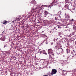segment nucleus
<instances>
[{"mask_svg":"<svg viewBox=\"0 0 76 76\" xmlns=\"http://www.w3.org/2000/svg\"><path fill=\"white\" fill-rule=\"evenodd\" d=\"M59 19H61V16H60V15H59Z\"/></svg>","mask_w":76,"mask_h":76,"instance_id":"27","label":"nucleus"},{"mask_svg":"<svg viewBox=\"0 0 76 76\" xmlns=\"http://www.w3.org/2000/svg\"><path fill=\"white\" fill-rule=\"evenodd\" d=\"M46 44H48V42H46Z\"/></svg>","mask_w":76,"mask_h":76,"instance_id":"33","label":"nucleus"},{"mask_svg":"<svg viewBox=\"0 0 76 76\" xmlns=\"http://www.w3.org/2000/svg\"><path fill=\"white\" fill-rule=\"evenodd\" d=\"M71 54L72 55V57H74L75 56H76V54L75 53V51L74 50H73V52H71Z\"/></svg>","mask_w":76,"mask_h":76,"instance_id":"8","label":"nucleus"},{"mask_svg":"<svg viewBox=\"0 0 76 76\" xmlns=\"http://www.w3.org/2000/svg\"><path fill=\"white\" fill-rule=\"evenodd\" d=\"M62 75L63 76H66V74H65L63 73L62 74Z\"/></svg>","mask_w":76,"mask_h":76,"instance_id":"25","label":"nucleus"},{"mask_svg":"<svg viewBox=\"0 0 76 76\" xmlns=\"http://www.w3.org/2000/svg\"><path fill=\"white\" fill-rule=\"evenodd\" d=\"M68 18H69V16H68Z\"/></svg>","mask_w":76,"mask_h":76,"instance_id":"54","label":"nucleus"},{"mask_svg":"<svg viewBox=\"0 0 76 76\" xmlns=\"http://www.w3.org/2000/svg\"><path fill=\"white\" fill-rule=\"evenodd\" d=\"M55 19L56 20H58V17H56L55 18Z\"/></svg>","mask_w":76,"mask_h":76,"instance_id":"19","label":"nucleus"},{"mask_svg":"<svg viewBox=\"0 0 76 76\" xmlns=\"http://www.w3.org/2000/svg\"><path fill=\"white\" fill-rule=\"evenodd\" d=\"M48 17H49H49H49V16Z\"/></svg>","mask_w":76,"mask_h":76,"instance_id":"57","label":"nucleus"},{"mask_svg":"<svg viewBox=\"0 0 76 76\" xmlns=\"http://www.w3.org/2000/svg\"><path fill=\"white\" fill-rule=\"evenodd\" d=\"M56 0H54V1H53V2H52V4H51V5H50L48 6L47 5L46 7H51V6H53V5H52V4H53V3H56L57 2L56 1L55 2Z\"/></svg>","mask_w":76,"mask_h":76,"instance_id":"5","label":"nucleus"},{"mask_svg":"<svg viewBox=\"0 0 76 76\" xmlns=\"http://www.w3.org/2000/svg\"><path fill=\"white\" fill-rule=\"evenodd\" d=\"M51 7H50V9H51Z\"/></svg>","mask_w":76,"mask_h":76,"instance_id":"51","label":"nucleus"},{"mask_svg":"<svg viewBox=\"0 0 76 76\" xmlns=\"http://www.w3.org/2000/svg\"><path fill=\"white\" fill-rule=\"evenodd\" d=\"M48 54H49L50 56H51V55L53 56H54V54L53 53V50H52V49H48Z\"/></svg>","mask_w":76,"mask_h":76,"instance_id":"2","label":"nucleus"},{"mask_svg":"<svg viewBox=\"0 0 76 76\" xmlns=\"http://www.w3.org/2000/svg\"><path fill=\"white\" fill-rule=\"evenodd\" d=\"M65 2L67 3H70V1L69 0H65Z\"/></svg>","mask_w":76,"mask_h":76,"instance_id":"15","label":"nucleus"},{"mask_svg":"<svg viewBox=\"0 0 76 76\" xmlns=\"http://www.w3.org/2000/svg\"><path fill=\"white\" fill-rule=\"evenodd\" d=\"M31 22V23H32V22Z\"/></svg>","mask_w":76,"mask_h":76,"instance_id":"53","label":"nucleus"},{"mask_svg":"<svg viewBox=\"0 0 76 76\" xmlns=\"http://www.w3.org/2000/svg\"><path fill=\"white\" fill-rule=\"evenodd\" d=\"M6 38L4 37H2L0 38V39L2 41H4L5 40Z\"/></svg>","mask_w":76,"mask_h":76,"instance_id":"9","label":"nucleus"},{"mask_svg":"<svg viewBox=\"0 0 76 76\" xmlns=\"http://www.w3.org/2000/svg\"><path fill=\"white\" fill-rule=\"evenodd\" d=\"M36 65H38V64L37 63L36 64Z\"/></svg>","mask_w":76,"mask_h":76,"instance_id":"38","label":"nucleus"},{"mask_svg":"<svg viewBox=\"0 0 76 76\" xmlns=\"http://www.w3.org/2000/svg\"><path fill=\"white\" fill-rule=\"evenodd\" d=\"M66 75H67V73H66Z\"/></svg>","mask_w":76,"mask_h":76,"instance_id":"47","label":"nucleus"},{"mask_svg":"<svg viewBox=\"0 0 76 76\" xmlns=\"http://www.w3.org/2000/svg\"><path fill=\"white\" fill-rule=\"evenodd\" d=\"M56 4L55 5V6H56Z\"/></svg>","mask_w":76,"mask_h":76,"instance_id":"56","label":"nucleus"},{"mask_svg":"<svg viewBox=\"0 0 76 76\" xmlns=\"http://www.w3.org/2000/svg\"><path fill=\"white\" fill-rule=\"evenodd\" d=\"M44 17H47V15H45V16H44Z\"/></svg>","mask_w":76,"mask_h":76,"instance_id":"32","label":"nucleus"},{"mask_svg":"<svg viewBox=\"0 0 76 76\" xmlns=\"http://www.w3.org/2000/svg\"><path fill=\"white\" fill-rule=\"evenodd\" d=\"M58 39H59L58 38H57V39H54L53 41H55H55H57Z\"/></svg>","mask_w":76,"mask_h":76,"instance_id":"18","label":"nucleus"},{"mask_svg":"<svg viewBox=\"0 0 76 76\" xmlns=\"http://www.w3.org/2000/svg\"><path fill=\"white\" fill-rule=\"evenodd\" d=\"M68 44H69V43H68Z\"/></svg>","mask_w":76,"mask_h":76,"instance_id":"52","label":"nucleus"},{"mask_svg":"<svg viewBox=\"0 0 76 76\" xmlns=\"http://www.w3.org/2000/svg\"><path fill=\"white\" fill-rule=\"evenodd\" d=\"M67 53H68V51H67Z\"/></svg>","mask_w":76,"mask_h":76,"instance_id":"45","label":"nucleus"},{"mask_svg":"<svg viewBox=\"0 0 76 76\" xmlns=\"http://www.w3.org/2000/svg\"><path fill=\"white\" fill-rule=\"evenodd\" d=\"M61 50H63V49L61 48Z\"/></svg>","mask_w":76,"mask_h":76,"instance_id":"41","label":"nucleus"},{"mask_svg":"<svg viewBox=\"0 0 76 76\" xmlns=\"http://www.w3.org/2000/svg\"><path fill=\"white\" fill-rule=\"evenodd\" d=\"M68 27L67 26H66V27H65V28H67Z\"/></svg>","mask_w":76,"mask_h":76,"instance_id":"39","label":"nucleus"},{"mask_svg":"<svg viewBox=\"0 0 76 76\" xmlns=\"http://www.w3.org/2000/svg\"><path fill=\"white\" fill-rule=\"evenodd\" d=\"M31 3H32V4H33L34 6H37V2H36V1H35L34 0H32L31 2Z\"/></svg>","mask_w":76,"mask_h":76,"instance_id":"7","label":"nucleus"},{"mask_svg":"<svg viewBox=\"0 0 76 76\" xmlns=\"http://www.w3.org/2000/svg\"><path fill=\"white\" fill-rule=\"evenodd\" d=\"M70 21L73 22V21H74V19H72L71 20H70Z\"/></svg>","mask_w":76,"mask_h":76,"instance_id":"22","label":"nucleus"},{"mask_svg":"<svg viewBox=\"0 0 76 76\" xmlns=\"http://www.w3.org/2000/svg\"><path fill=\"white\" fill-rule=\"evenodd\" d=\"M75 45H76V41H75Z\"/></svg>","mask_w":76,"mask_h":76,"instance_id":"30","label":"nucleus"},{"mask_svg":"<svg viewBox=\"0 0 76 76\" xmlns=\"http://www.w3.org/2000/svg\"><path fill=\"white\" fill-rule=\"evenodd\" d=\"M66 60H65L64 61H63V63L61 62V64H62V66H64V63H65V62H66Z\"/></svg>","mask_w":76,"mask_h":76,"instance_id":"14","label":"nucleus"},{"mask_svg":"<svg viewBox=\"0 0 76 76\" xmlns=\"http://www.w3.org/2000/svg\"><path fill=\"white\" fill-rule=\"evenodd\" d=\"M8 45H7V42H6L5 43V45H4V48H5V47H7Z\"/></svg>","mask_w":76,"mask_h":76,"instance_id":"16","label":"nucleus"},{"mask_svg":"<svg viewBox=\"0 0 76 76\" xmlns=\"http://www.w3.org/2000/svg\"><path fill=\"white\" fill-rule=\"evenodd\" d=\"M58 34L59 35V36H60V35H61V32H58Z\"/></svg>","mask_w":76,"mask_h":76,"instance_id":"24","label":"nucleus"},{"mask_svg":"<svg viewBox=\"0 0 76 76\" xmlns=\"http://www.w3.org/2000/svg\"><path fill=\"white\" fill-rule=\"evenodd\" d=\"M68 58H69V57H68Z\"/></svg>","mask_w":76,"mask_h":76,"instance_id":"50","label":"nucleus"},{"mask_svg":"<svg viewBox=\"0 0 76 76\" xmlns=\"http://www.w3.org/2000/svg\"><path fill=\"white\" fill-rule=\"evenodd\" d=\"M49 32H50L51 34H53V32H51V31H49Z\"/></svg>","mask_w":76,"mask_h":76,"instance_id":"23","label":"nucleus"},{"mask_svg":"<svg viewBox=\"0 0 76 76\" xmlns=\"http://www.w3.org/2000/svg\"><path fill=\"white\" fill-rule=\"evenodd\" d=\"M65 40H66V41H67V38H65Z\"/></svg>","mask_w":76,"mask_h":76,"instance_id":"36","label":"nucleus"},{"mask_svg":"<svg viewBox=\"0 0 76 76\" xmlns=\"http://www.w3.org/2000/svg\"><path fill=\"white\" fill-rule=\"evenodd\" d=\"M73 29L74 31L72 33V35H74V34H75L76 32V26H74L73 28Z\"/></svg>","mask_w":76,"mask_h":76,"instance_id":"6","label":"nucleus"},{"mask_svg":"<svg viewBox=\"0 0 76 76\" xmlns=\"http://www.w3.org/2000/svg\"><path fill=\"white\" fill-rule=\"evenodd\" d=\"M45 41H46V42H47V40H45L43 42H45Z\"/></svg>","mask_w":76,"mask_h":76,"instance_id":"31","label":"nucleus"},{"mask_svg":"<svg viewBox=\"0 0 76 76\" xmlns=\"http://www.w3.org/2000/svg\"><path fill=\"white\" fill-rule=\"evenodd\" d=\"M57 72V70L55 69H53L52 70L51 75H54L56 74Z\"/></svg>","mask_w":76,"mask_h":76,"instance_id":"4","label":"nucleus"},{"mask_svg":"<svg viewBox=\"0 0 76 76\" xmlns=\"http://www.w3.org/2000/svg\"><path fill=\"white\" fill-rule=\"evenodd\" d=\"M53 42L51 43V45H53Z\"/></svg>","mask_w":76,"mask_h":76,"instance_id":"28","label":"nucleus"},{"mask_svg":"<svg viewBox=\"0 0 76 76\" xmlns=\"http://www.w3.org/2000/svg\"><path fill=\"white\" fill-rule=\"evenodd\" d=\"M42 50L41 49L39 50V51L40 54H45V55H47V53L45 52V50H43L42 51Z\"/></svg>","mask_w":76,"mask_h":76,"instance_id":"3","label":"nucleus"},{"mask_svg":"<svg viewBox=\"0 0 76 76\" xmlns=\"http://www.w3.org/2000/svg\"><path fill=\"white\" fill-rule=\"evenodd\" d=\"M48 14H50V13H49V12H48Z\"/></svg>","mask_w":76,"mask_h":76,"instance_id":"44","label":"nucleus"},{"mask_svg":"<svg viewBox=\"0 0 76 76\" xmlns=\"http://www.w3.org/2000/svg\"><path fill=\"white\" fill-rule=\"evenodd\" d=\"M5 57H6V55H4L3 56V58H5Z\"/></svg>","mask_w":76,"mask_h":76,"instance_id":"26","label":"nucleus"},{"mask_svg":"<svg viewBox=\"0 0 76 76\" xmlns=\"http://www.w3.org/2000/svg\"><path fill=\"white\" fill-rule=\"evenodd\" d=\"M26 26H28V23L26 24Z\"/></svg>","mask_w":76,"mask_h":76,"instance_id":"34","label":"nucleus"},{"mask_svg":"<svg viewBox=\"0 0 76 76\" xmlns=\"http://www.w3.org/2000/svg\"><path fill=\"white\" fill-rule=\"evenodd\" d=\"M44 15H46L47 16L48 15V11H46V10H45L44 12Z\"/></svg>","mask_w":76,"mask_h":76,"instance_id":"11","label":"nucleus"},{"mask_svg":"<svg viewBox=\"0 0 76 76\" xmlns=\"http://www.w3.org/2000/svg\"><path fill=\"white\" fill-rule=\"evenodd\" d=\"M72 74H73V75H76V69L72 70ZM74 74L75 75H74Z\"/></svg>","mask_w":76,"mask_h":76,"instance_id":"10","label":"nucleus"},{"mask_svg":"<svg viewBox=\"0 0 76 76\" xmlns=\"http://www.w3.org/2000/svg\"><path fill=\"white\" fill-rule=\"evenodd\" d=\"M7 21H3L2 22L3 24H6V23H7Z\"/></svg>","mask_w":76,"mask_h":76,"instance_id":"17","label":"nucleus"},{"mask_svg":"<svg viewBox=\"0 0 76 76\" xmlns=\"http://www.w3.org/2000/svg\"><path fill=\"white\" fill-rule=\"evenodd\" d=\"M44 31H42V33H43Z\"/></svg>","mask_w":76,"mask_h":76,"instance_id":"37","label":"nucleus"},{"mask_svg":"<svg viewBox=\"0 0 76 76\" xmlns=\"http://www.w3.org/2000/svg\"><path fill=\"white\" fill-rule=\"evenodd\" d=\"M65 7L66 9H69V5L66 4V5H65Z\"/></svg>","mask_w":76,"mask_h":76,"instance_id":"13","label":"nucleus"},{"mask_svg":"<svg viewBox=\"0 0 76 76\" xmlns=\"http://www.w3.org/2000/svg\"><path fill=\"white\" fill-rule=\"evenodd\" d=\"M72 37V34H70L68 36V37H69V38H70V37Z\"/></svg>","mask_w":76,"mask_h":76,"instance_id":"21","label":"nucleus"},{"mask_svg":"<svg viewBox=\"0 0 76 76\" xmlns=\"http://www.w3.org/2000/svg\"><path fill=\"white\" fill-rule=\"evenodd\" d=\"M75 37H76V36H75Z\"/></svg>","mask_w":76,"mask_h":76,"instance_id":"48","label":"nucleus"},{"mask_svg":"<svg viewBox=\"0 0 76 76\" xmlns=\"http://www.w3.org/2000/svg\"><path fill=\"white\" fill-rule=\"evenodd\" d=\"M63 35L62 36H60V37L61 38H62V37H63Z\"/></svg>","mask_w":76,"mask_h":76,"instance_id":"29","label":"nucleus"},{"mask_svg":"<svg viewBox=\"0 0 76 76\" xmlns=\"http://www.w3.org/2000/svg\"><path fill=\"white\" fill-rule=\"evenodd\" d=\"M61 47H62V46H61Z\"/></svg>","mask_w":76,"mask_h":76,"instance_id":"55","label":"nucleus"},{"mask_svg":"<svg viewBox=\"0 0 76 76\" xmlns=\"http://www.w3.org/2000/svg\"><path fill=\"white\" fill-rule=\"evenodd\" d=\"M39 53V50H38V52H37V53Z\"/></svg>","mask_w":76,"mask_h":76,"instance_id":"35","label":"nucleus"},{"mask_svg":"<svg viewBox=\"0 0 76 76\" xmlns=\"http://www.w3.org/2000/svg\"><path fill=\"white\" fill-rule=\"evenodd\" d=\"M5 73H7V71H6Z\"/></svg>","mask_w":76,"mask_h":76,"instance_id":"40","label":"nucleus"},{"mask_svg":"<svg viewBox=\"0 0 76 76\" xmlns=\"http://www.w3.org/2000/svg\"><path fill=\"white\" fill-rule=\"evenodd\" d=\"M41 6L40 7V5H39L38 6V7H36L35 8H33L32 9L31 11L30 12H29V14H30L31 16H32L33 18L35 17L36 15H37V12L35 11V10L38 11V8H41Z\"/></svg>","mask_w":76,"mask_h":76,"instance_id":"1","label":"nucleus"},{"mask_svg":"<svg viewBox=\"0 0 76 76\" xmlns=\"http://www.w3.org/2000/svg\"><path fill=\"white\" fill-rule=\"evenodd\" d=\"M25 17H26V15H25Z\"/></svg>","mask_w":76,"mask_h":76,"instance_id":"43","label":"nucleus"},{"mask_svg":"<svg viewBox=\"0 0 76 76\" xmlns=\"http://www.w3.org/2000/svg\"><path fill=\"white\" fill-rule=\"evenodd\" d=\"M64 41L65 42H66V41H65V40H64Z\"/></svg>","mask_w":76,"mask_h":76,"instance_id":"49","label":"nucleus"},{"mask_svg":"<svg viewBox=\"0 0 76 76\" xmlns=\"http://www.w3.org/2000/svg\"><path fill=\"white\" fill-rule=\"evenodd\" d=\"M66 63H67V62H66Z\"/></svg>","mask_w":76,"mask_h":76,"instance_id":"46","label":"nucleus"},{"mask_svg":"<svg viewBox=\"0 0 76 76\" xmlns=\"http://www.w3.org/2000/svg\"><path fill=\"white\" fill-rule=\"evenodd\" d=\"M57 27H58V28H61V27L58 25H57Z\"/></svg>","mask_w":76,"mask_h":76,"instance_id":"20","label":"nucleus"},{"mask_svg":"<svg viewBox=\"0 0 76 76\" xmlns=\"http://www.w3.org/2000/svg\"><path fill=\"white\" fill-rule=\"evenodd\" d=\"M57 29H58V27H57V25H56V26L54 27V28L53 29V31H56V30H57Z\"/></svg>","mask_w":76,"mask_h":76,"instance_id":"12","label":"nucleus"},{"mask_svg":"<svg viewBox=\"0 0 76 76\" xmlns=\"http://www.w3.org/2000/svg\"><path fill=\"white\" fill-rule=\"evenodd\" d=\"M66 59H67V60H68L69 59L68 58H67Z\"/></svg>","mask_w":76,"mask_h":76,"instance_id":"42","label":"nucleus"}]
</instances>
